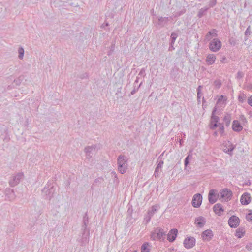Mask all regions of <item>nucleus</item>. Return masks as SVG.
Returning a JSON list of instances; mask_svg holds the SVG:
<instances>
[{
    "instance_id": "37998d69",
    "label": "nucleus",
    "mask_w": 252,
    "mask_h": 252,
    "mask_svg": "<svg viewBox=\"0 0 252 252\" xmlns=\"http://www.w3.org/2000/svg\"><path fill=\"white\" fill-rule=\"evenodd\" d=\"M141 84V83H140V85H139V86L137 88H136V87H134L133 90L130 93V94L131 95L134 94L138 90V89H139V87L140 86Z\"/></svg>"
},
{
    "instance_id": "393cba45",
    "label": "nucleus",
    "mask_w": 252,
    "mask_h": 252,
    "mask_svg": "<svg viewBox=\"0 0 252 252\" xmlns=\"http://www.w3.org/2000/svg\"><path fill=\"white\" fill-rule=\"evenodd\" d=\"M150 247L149 243L144 242L141 247V252H150Z\"/></svg>"
},
{
    "instance_id": "6e6552de",
    "label": "nucleus",
    "mask_w": 252,
    "mask_h": 252,
    "mask_svg": "<svg viewBox=\"0 0 252 252\" xmlns=\"http://www.w3.org/2000/svg\"><path fill=\"white\" fill-rule=\"evenodd\" d=\"M202 201V196L200 193H196L193 196L192 200V205L195 208L200 206Z\"/></svg>"
},
{
    "instance_id": "39448f33",
    "label": "nucleus",
    "mask_w": 252,
    "mask_h": 252,
    "mask_svg": "<svg viewBox=\"0 0 252 252\" xmlns=\"http://www.w3.org/2000/svg\"><path fill=\"white\" fill-rule=\"evenodd\" d=\"M222 46L221 42L218 38H214L210 41L209 48L212 52H217L220 49Z\"/></svg>"
},
{
    "instance_id": "a878e982",
    "label": "nucleus",
    "mask_w": 252,
    "mask_h": 252,
    "mask_svg": "<svg viewBox=\"0 0 252 252\" xmlns=\"http://www.w3.org/2000/svg\"><path fill=\"white\" fill-rule=\"evenodd\" d=\"M208 8V7H204L200 9L198 12L197 17H198L199 18H201L205 15H206Z\"/></svg>"
},
{
    "instance_id": "4c0bfd02",
    "label": "nucleus",
    "mask_w": 252,
    "mask_h": 252,
    "mask_svg": "<svg viewBox=\"0 0 252 252\" xmlns=\"http://www.w3.org/2000/svg\"><path fill=\"white\" fill-rule=\"evenodd\" d=\"M217 3V0H211L209 2V7H213Z\"/></svg>"
},
{
    "instance_id": "2eb2a0df",
    "label": "nucleus",
    "mask_w": 252,
    "mask_h": 252,
    "mask_svg": "<svg viewBox=\"0 0 252 252\" xmlns=\"http://www.w3.org/2000/svg\"><path fill=\"white\" fill-rule=\"evenodd\" d=\"M251 200L250 194L248 192H245L242 194L241 197L240 201L242 205H246L249 204Z\"/></svg>"
},
{
    "instance_id": "412c9836",
    "label": "nucleus",
    "mask_w": 252,
    "mask_h": 252,
    "mask_svg": "<svg viewBox=\"0 0 252 252\" xmlns=\"http://www.w3.org/2000/svg\"><path fill=\"white\" fill-rule=\"evenodd\" d=\"M213 210L215 213L218 216H220L224 211L222 205L219 203L216 204L214 206Z\"/></svg>"
},
{
    "instance_id": "79ce46f5",
    "label": "nucleus",
    "mask_w": 252,
    "mask_h": 252,
    "mask_svg": "<svg viewBox=\"0 0 252 252\" xmlns=\"http://www.w3.org/2000/svg\"><path fill=\"white\" fill-rule=\"evenodd\" d=\"M88 74L87 73H84L83 74H81L79 76V78L81 79H87L88 78Z\"/></svg>"
},
{
    "instance_id": "f704fd0d",
    "label": "nucleus",
    "mask_w": 252,
    "mask_h": 252,
    "mask_svg": "<svg viewBox=\"0 0 252 252\" xmlns=\"http://www.w3.org/2000/svg\"><path fill=\"white\" fill-rule=\"evenodd\" d=\"M23 77L22 76H19L18 78L14 80V82L17 86H19L23 80Z\"/></svg>"
},
{
    "instance_id": "58836bf2",
    "label": "nucleus",
    "mask_w": 252,
    "mask_h": 252,
    "mask_svg": "<svg viewBox=\"0 0 252 252\" xmlns=\"http://www.w3.org/2000/svg\"><path fill=\"white\" fill-rule=\"evenodd\" d=\"M163 161L162 160H160L159 161H158V165L156 167L159 169H161L163 166Z\"/></svg>"
},
{
    "instance_id": "a211bd4d",
    "label": "nucleus",
    "mask_w": 252,
    "mask_h": 252,
    "mask_svg": "<svg viewBox=\"0 0 252 252\" xmlns=\"http://www.w3.org/2000/svg\"><path fill=\"white\" fill-rule=\"evenodd\" d=\"M5 194L7 199L9 200H12L15 197V194L14 190L10 188H7L5 189Z\"/></svg>"
},
{
    "instance_id": "4468645a",
    "label": "nucleus",
    "mask_w": 252,
    "mask_h": 252,
    "mask_svg": "<svg viewBox=\"0 0 252 252\" xmlns=\"http://www.w3.org/2000/svg\"><path fill=\"white\" fill-rule=\"evenodd\" d=\"M201 237L204 240L209 241L211 240L213 237V233L211 229H207L202 232Z\"/></svg>"
},
{
    "instance_id": "09e8293b",
    "label": "nucleus",
    "mask_w": 252,
    "mask_h": 252,
    "mask_svg": "<svg viewBox=\"0 0 252 252\" xmlns=\"http://www.w3.org/2000/svg\"><path fill=\"white\" fill-rule=\"evenodd\" d=\"M248 103L252 107V95L250 96L248 99Z\"/></svg>"
},
{
    "instance_id": "e433bc0d",
    "label": "nucleus",
    "mask_w": 252,
    "mask_h": 252,
    "mask_svg": "<svg viewBox=\"0 0 252 252\" xmlns=\"http://www.w3.org/2000/svg\"><path fill=\"white\" fill-rule=\"evenodd\" d=\"M88 225L85 224H83L81 227V232H85L88 231V230H90L89 228H87Z\"/></svg>"
},
{
    "instance_id": "3c124183",
    "label": "nucleus",
    "mask_w": 252,
    "mask_h": 252,
    "mask_svg": "<svg viewBox=\"0 0 252 252\" xmlns=\"http://www.w3.org/2000/svg\"><path fill=\"white\" fill-rule=\"evenodd\" d=\"M103 180L102 178H98L96 179H95L94 181V185L95 183H97L98 182H101V181Z\"/></svg>"
},
{
    "instance_id": "13d9d810",
    "label": "nucleus",
    "mask_w": 252,
    "mask_h": 252,
    "mask_svg": "<svg viewBox=\"0 0 252 252\" xmlns=\"http://www.w3.org/2000/svg\"><path fill=\"white\" fill-rule=\"evenodd\" d=\"M138 82V78H137L136 80L135 81L134 83H137Z\"/></svg>"
},
{
    "instance_id": "5fc2aeb1",
    "label": "nucleus",
    "mask_w": 252,
    "mask_h": 252,
    "mask_svg": "<svg viewBox=\"0 0 252 252\" xmlns=\"http://www.w3.org/2000/svg\"><path fill=\"white\" fill-rule=\"evenodd\" d=\"M234 147H232V148H228L227 152H231L234 150Z\"/></svg>"
},
{
    "instance_id": "ddd939ff",
    "label": "nucleus",
    "mask_w": 252,
    "mask_h": 252,
    "mask_svg": "<svg viewBox=\"0 0 252 252\" xmlns=\"http://www.w3.org/2000/svg\"><path fill=\"white\" fill-rule=\"evenodd\" d=\"M217 191L214 189H212L209 191L208 194V200L210 204H213L217 201Z\"/></svg>"
},
{
    "instance_id": "2f4dec72",
    "label": "nucleus",
    "mask_w": 252,
    "mask_h": 252,
    "mask_svg": "<svg viewBox=\"0 0 252 252\" xmlns=\"http://www.w3.org/2000/svg\"><path fill=\"white\" fill-rule=\"evenodd\" d=\"M201 88H202V86L200 85L198 87L197 89V100L198 102H200V98L201 96Z\"/></svg>"
},
{
    "instance_id": "c756f323",
    "label": "nucleus",
    "mask_w": 252,
    "mask_h": 252,
    "mask_svg": "<svg viewBox=\"0 0 252 252\" xmlns=\"http://www.w3.org/2000/svg\"><path fill=\"white\" fill-rule=\"evenodd\" d=\"M18 54H19V56H18L19 58L20 59H23V57H24V49L22 47H20L18 48Z\"/></svg>"
},
{
    "instance_id": "864d4df0",
    "label": "nucleus",
    "mask_w": 252,
    "mask_h": 252,
    "mask_svg": "<svg viewBox=\"0 0 252 252\" xmlns=\"http://www.w3.org/2000/svg\"><path fill=\"white\" fill-rule=\"evenodd\" d=\"M226 60V57H223L221 59V60H220V61H221V62H222V63H225Z\"/></svg>"
},
{
    "instance_id": "c03bdc74",
    "label": "nucleus",
    "mask_w": 252,
    "mask_h": 252,
    "mask_svg": "<svg viewBox=\"0 0 252 252\" xmlns=\"http://www.w3.org/2000/svg\"><path fill=\"white\" fill-rule=\"evenodd\" d=\"M152 217V216H150L149 214H148L147 213V215L145 218V221H146V223H148L150 221V220H151V218Z\"/></svg>"
},
{
    "instance_id": "cd10ccee",
    "label": "nucleus",
    "mask_w": 252,
    "mask_h": 252,
    "mask_svg": "<svg viewBox=\"0 0 252 252\" xmlns=\"http://www.w3.org/2000/svg\"><path fill=\"white\" fill-rule=\"evenodd\" d=\"M157 208H158V206H157V205L153 206L151 208V210H149L148 211V214H149L150 216H153V215L157 211Z\"/></svg>"
},
{
    "instance_id": "aec40b11",
    "label": "nucleus",
    "mask_w": 252,
    "mask_h": 252,
    "mask_svg": "<svg viewBox=\"0 0 252 252\" xmlns=\"http://www.w3.org/2000/svg\"><path fill=\"white\" fill-rule=\"evenodd\" d=\"M178 37V34L175 32H173L170 36V45L169 47L168 50L169 51H172L174 49V47L173 46V45L175 43V41L176 39V38Z\"/></svg>"
},
{
    "instance_id": "7ed1b4c3",
    "label": "nucleus",
    "mask_w": 252,
    "mask_h": 252,
    "mask_svg": "<svg viewBox=\"0 0 252 252\" xmlns=\"http://www.w3.org/2000/svg\"><path fill=\"white\" fill-rule=\"evenodd\" d=\"M127 158L126 156L121 155L117 158L118 169L121 174H124L127 169Z\"/></svg>"
},
{
    "instance_id": "dca6fc26",
    "label": "nucleus",
    "mask_w": 252,
    "mask_h": 252,
    "mask_svg": "<svg viewBox=\"0 0 252 252\" xmlns=\"http://www.w3.org/2000/svg\"><path fill=\"white\" fill-rule=\"evenodd\" d=\"M177 233L178 230L177 229H172L167 235V240L170 242H173L175 240Z\"/></svg>"
},
{
    "instance_id": "a18cd8bd",
    "label": "nucleus",
    "mask_w": 252,
    "mask_h": 252,
    "mask_svg": "<svg viewBox=\"0 0 252 252\" xmlns=\"http://www.w3.org/2000/svg\"><path fill=\"white\" fill-rule=\"evenodd\" d=\"M159 171V169L156 167L155 170V172H154V176L155 177L158 176Z\"/></svg>"
},
{
    "instance_id": "bb28decb",
    "label": "nucleus",
    "mask_w": 252,
    "mask_h": 252,
    "mask_svg": "<svg viewBox=\"0 0 252 252\" xmlns=\"http://www.w3.org/2000/svg\"><path fill=\"white\" fill-rule=\"evenodd\" d=\"M231 120V116L227 114L224 117L223 121L226 126H229Z\"/></svg>"
},
{
    "instance_id": "603ef678",
    "label": "nucleus",
    "mask_w": 252,
    "mask_h": 252,
    "mask_svg": "<svg viewBox=\"0 0 252 252\" xmlns=\"http://www.w3.org/2000/svg\"><path fill=\"white\" fill-rule=\"evenodd\" d=\"M109 23L108 22H105L104 24H102V27L104 28L105 26H108Z\"/></svg>"
},
{
    "instance_id": "473e14b6",
    "label": "nucleus",
    "mask_w": 252,
    "mask_h": 252,
    "mask_svg": "<svg viewBox=\"0 0 252 252\" xmlns=\"http://www.w3.org/2000/svg\"><path fill=\"white\" fill-rule=\"evenodd\" d=\"M214 85L217 89L220 88L222 84L220 80H216L214 81Z\"/></svg>"
},
{
    "instance_id": "b1692460",
    "label": "nucleus",
    "mask_w": 252,
    "mask_h": 252,
    "mask_svg": "<svg viewBox=\"0 0 252 252\" xmlns=\"http://www.w3.org/2000/svg\"><path fill=\"white\" fill-rule=\"evenodd\" d=\"M245 233V230L244 228L240 227L236 229L235 236L238 238L243 237Z\"/></svg>"
},
{
    "instance_id": "423d86ee",
    "label": "nucleus",
    "mask_w": 252,
    "mask_h": 252,
    "mask_svg": "<svg viewBox=\"0 0 252 252\" xmlns=\"http://www.w3.org/2000/svg\"><path fill=\"white\" fill-rule=\"evenodd\" d=\"M216 110L217 108L215 107L213 109L211 114L210 128L213 130L215 129L218 126V123L220 119L218 116L215 115Z\"/></svg>"
},
{
    "instance_id": "052dcab7",
    "label": "nucleus",
    "mask_w": 252,
    "mask_h": 252,
    "mask_svg": "<svg viewBox=\"0 0 252 252\" xmlns=\"http://www.w3.org/2000/svg\"><path fill=\"white\" fill-rule=\"evenodd\" d=\"M180 145H182V141H181V140H180Z\"/></svg>"
},
{
    "instance_id": "f8f14e48",
    "label": "nucleus",
    "mask_w": 252,
    "mask_h": 252,
    "mask_svg": "<svg viewBox=\"0 0 252 252\" xmlns=\"http://www.w3.org/2000/svg\"><path fill=\"white\" fill-rule=\"evenodd\" d=\"M170 19H172V16L168 17H159L158 22L156 23V26L159 27H163Z\"/></svg>"
},
{
    "instance_id": "680f3d73",
    "label": "nucleus",
    "mask_w": 252,
    "mask_h": 252,
    "mask_svg": "<svg viewBox=\"0 0 252 252\" xmlns=\"http://www.w3.org/2000/svg\"><path fill=\"white\" fill-rule=\"evenodd\" d=\"M214 134H215V135H216V134H217V132H214Z\"/></svg>"
},
{
    "instance_id": "a19ab883",
    "label": "nucleus",
    "mask_w": 252,
    "mask_h": 252,
    "mask_svg": "<svg viewBox=\"0 0 252 252\" xmlns=\"http://www.w3.org/2000/svg\"><path fill=\"white\" fill-rule=\"evenodd\" d=\"M92 151H93V150L90 146L86 147L84 149V151L86 152V154L90 153Z\"/></svg>"
},
{
    "instance_id": "de8ad7c7",
    "label": "nucleus",
    "mask_w": 252,
    "mask_h": 252,
    "mask_svg": "<svg viewBox=\"0 0 252 252\" xmlns=\"http://www.w3.org/2000/svg\"><path fill=\"white\" fill-rule=\"evenodd\" d=\"M139 75H140V76H145V70L144 68H142L140 72L139 73Z\"/></svg>"
},
{
    "instance_id": "9b49d317",
    "label": "nucleus",
    "mask_w": 252,
    "mask_h": 252,
    "mask_svg": "<svg viewBox=\"0 0 252 252\" xmlns=\"http://www.w3.org/2000/svg\"><path fill=\"white\" fill-rule=\"evenodd\" d=\"M90 232V230H88V231L82 232L81 238L80 239V242L81 243V246H85L87 244L89 243Z\"/></svg>"
},
{
    "instance_id": "20e7f679",
    "label": "nucleus",
    "mask_w": 252,
    "mask_h": 252,
    "mask_svg": "<svg viewBox=\"0 0 252 252\" xmlns=\"http://www.w3.org/2000/svg\"><path fill=\"white\" fill-rule=\"evenodd\" d=\"M24 175L23 172H18L13 174L9 180V184L11 187H15L23 179Z\"/></svg>"
},
{
    "instance_id": "ea45409f",
    "label": "nucleus",
    "mask_w": 252,
    "mask_h": 252,
    "mask_svg": "<svg viewBox=\"0 0 252 252\" xmlns=\"http://www.w3.org/2000/svg\"><path fill=\"white\" fill-rule=\"evenodd\" d=\"M246 218L248 221H252V211H250V212L247 215Z\"/></svg>"
},
{
    "instance_id": "c85d7f7f",
    "label": "nucleus",
    "mask_w": 252,
    "mask_h": 252,
    "mask_svg": "<svg viewBox=\"0 0 252 252\" xmlns=\"http://www.w3.org/2000/svg\"><path fill=\"white\" fill-rule=\"evenodd\" d=\"M185 12H186V10L183 9H182L180 11H179V12L175 13L172 16V19H173V18H176V17H178L180 16L181 15H182V14H183Z\"/></svg>"
},
{
    "instance_id": "bf43d9fd",
    "label": "nucleus",
    "mask_w": 252,
    "mask_h": 252,
    "mask_svg": "<svg viewBox=\"0 0 252 252\" xmlns=\"http://www.w3.org/2000/svg\"><path fill=\"white\" fill-rule=\"evenodd\" d=\"M86 155H87V157H91V156L90 155V153H89V154H86Z\"/></svg>"
},
{
    "instance_id": "4d7b16f0",
    "label": "nucleus",
    "mask_w": 252,
    "mask_h": 252,
    "mask_svg": "<svg viewBox=\"0 0 252 252\" xmlns=\"http://www.w3.org/2000/svg\"><path fill=\"white\" fill-rule=\"evenodd\" d=\"M241 74H242V73L241 72H238L237 73V77H242Z\"/></svg>"
},
{
    "instance_id": "f257e3e1",
    "label": "nucleus",
    "mask_w": 252,
    "mask_h": 252,
    "mask_svg": "<svg viewBox=\"0 0 252 252\" xmlns=\"http://www.w3.org/2000/svg\"><path fill=\"white\" fill-rule=\"evenodd\" d=\"M166 233L162 228L157 227L151 232L150 238L153 241H164L166 235Z\"/></svg>"
},
{
    "instance_id": "6ab92c4d",
    "label": "nucleus",
    "mask_w": 252,
    "mask_h": 252,
    "mask_svg": "<svg viewBox=\"0 0 252 252\" xmlns=\"http://www.w3.org/2000/svg\"><path fill=\"white\" fill-rule=\"evenodd\" d=\"M195 220L196 226L199 228L203 227L206 223L205 219L202 216L196 218Z\"/></svg>"
},
{
    "instance_id": "5701e85b",
    "label": "nucleus",
    "mask_w": 252,
    "mask_h": 252,
    "mask_svg": "<svg viewBox=\"0 0 252 252\" xmlns=\"http://www.w3.org/2000/svg\"><path fill=\"white\" fill-rule=\"evenodd\" d=\"M216 56L214 54H208L206 57V62L208 65L213 64L216 60Z\"/></svg>"
},
{
    "instance_id": "7c9ffc66",
    "label": "nucleus",
    "mask_w": 252,
    "mask_h": 252,
    "mask_svg": "<svg viewBox=\"0 0 252 252\" xmlns=\"http://www.w3.org/2000/svg\"><path fill=\"white\" fill-rule=\"evenodd\" d=\"M191 158H192V155L190 154H189L185 158V160H184V164H185V167H187L188 165L189 164V160Z\"/></svg>"
},
{
    "instance_id": "72a5a7b5",
    "label": "nucleus",
    "mask_w": 252,
    "mask_h": 252,
    "mask_svg": "<svg viewBox=\"0 0 252 252\" xmlns=\"http://www.w3.org/2000/svg\"><path fill=\"white\" fill-rule=\"evenodd\" d=\"M89 223V218L88 216L87 213L86 212L83 217V224H88Z\"/></svg>"
},
{
    "instance_id": "49530a36",
    "label": "nucleus",
    "mask_w": 252,
    "mask_h": 252,
    "mask_svg": "<svg viewBox=\"0 0 252 252\" xmlns=\"http://www.w3.org/2000/svg\"><path fill=\"white\" fill-rule=\"evenodd\" d=\"M251 31L250 30V26H249L245 32V35H247L250 34Z\"/></svg>"
},
{
    "instance_id": "c9c22d12",
    "label": "nucleus",
    "mask_w": 252,
    "mask_h": 252,
    "mask_svg": "<svg viewBox=\"0 0 252 252\" xmlns=\"http://www.w3.org/2000/svg\"><path fill=\"white\" fill-rule=\"evenodd\" d=\"M246 96L245 94H242L238 96V100L241 102H243L244 100L246 99Z\"/></svg>"
},
{
    "instance_id": "8fccbe9b",
    "label": "nucleus",
    "mask_w": 252,
    "mask_h": 252,
    "mask_svg": "<svg viewBox=\"0 0 252 252\" xmlns=\"http://www.w3.org/2000/svg\"><path fill=\"white\" fill-rule=\"evenodd\" d=\"M219 130L221 133H223L224 132V126L222 124L220 125Z\"/></svg>"
},
{
    "instance_id": "1a4fd4ad",
    "label": "nucleus",
    "mask_w": 252,
    "mask_h": 252,
    "mask_svg": "<svg viewBox=\"0 0 252 252\" xmlns=\"http://www.w3.org/2000/svg\"><path fill=\"white\" fill-rule=\"evenodd\" d=\"M220 198L224 199L226 201L231 199L232 193L228 189H224L220 191Z\"/></svg>"
},
{
    "instance_id": "f03ea898",
    "label": "nucleus",
    "mask_w": 252,
    "mask_h": 252,
    "mask_svg": "<svg viewBox=\"0 0 252 252\" xmlns=\"http://www.w3.org/2000/svg\"><path fill=\"white\" fill-rule=\"evenodd\" d=\"M56 188L51 182H48L43 189L42 192L44 198L47 200H51L53 197L55 193Z\"/></svg>"
},
{
    "instance_id": "f3484780",
    "label": "nucleus",
    "mask_w": 252,
    "mask_h": 252,
    "mask_svg": "<svg viewBox=\"0 0 252 252\" xmlns=\"http://www.w3.org/2000/svg\"><path fill=\"white\" fill-rule=\"evenodd\" d=\"M217 32L218 31L215 29L209 31L205 36L204 40L207 41H210L213 37H217L218 36Z\"/></svg>"
},
{
    "instance_id": "e2e57ef3",
    "label": "nucleus",
    "mask_w": 252,
    "mask_h": 252,
    "mask_svg": "<svg viewBox=\"0 0 252 252\" xmlns=\"http://www.w3.org/2000/svg\"><path fill=\"white\" fill-rule=\"evenodd\" d=\"M133 252H138L137 250L134 251Z\"/></svg>"
},
{
    "instance_id": "0eeeda50",
    "label": "nucleus",
    "mask_w": 252,
    "mask_h": 252,
    "mask_svg": "<svg viewBox=\"0 0 252 252\" xmlns=\"http://www.w3.org/2000/svg\"><path fill=\"white\" fill-rule=\"evenodd\" d=\"M196 243L195 239L193 237H188L185 239L183 242L184 247L186 249H190L193 247Z\"/></svg>"
},
{
    "instance_id": "6e6d98bb",
    "label": "nucleus",
    "mask_w": 252,
    "mask_h": 252,
    "mask_svg": "<svg viewBox=\"0 0 252 252\" xmlns=\"http://www.w3.org/2000/svg\"><path fill=\"white\" fill-rule=\"evenodd\" d=\"M91 148H92V149L93 150L94 149L95 150L96 148V145H92L91 146H90Z\"/></svg>"
},
{
    "instance_id": "9d476101",
    "label": "nucleus",
    "mask_w": 252,
    "mask_h": 252,
    "mask_svg": "<svg viewBox=\"0 0 252 252\" xmlns=\"http://www.w3.org/2000/svg\"><path fill=\"white\" fill-rule=\"evenodd\" d=\"M228 222L231 228H236L239 224L240 219L238 217L233 215L229 218Z\"/></svg>"
},
{
    "instance_id": "4be33fe9",
    "label": "nucleus",
    "mask_w": 252,
    "mask_h": 252,
    "mask_svg": "<svg viewBox=\"0 0 252 252\" xmlns=\"http://www.w3.org/2000/svg\"><path fill=\"white\" fill-rule=\"evenodd\" d=\"M232 127L233 130L236 132H240L243 129L242 126L238 120L233 121Z\"/></svg>"
}]
</instances>
